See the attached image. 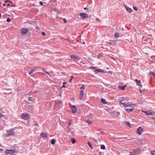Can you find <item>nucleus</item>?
Here are the masks:
<instances>
[{"instance_id":"obj_55","label":"nucleus","mask_w":155,"mask_h":155,"mask_svg":"<svg viewBox=\"0 0 155 155\" xmlns=\"http://www.w3.org/2000/svg\"><path fill=\"white\" fill-rule=\"evenodd\" d=\"M96 20L97 21H98L99 20V19L98 18H97L96 19Z\"/></svg>"},{"instance_id":"obj_11","label":"nucleus","mask_w":155,"mask_h":155,"mask_svg":"<svg viewBox=\"0 0 155 155\" xmlns=\"http://www.w3.org/2000/svg\"><path fill=\"white\" fill-rule=\"evenodd\" d=\"M41 137L47 138V133H42L40 135Z\"/></svg>"},{"instance_id":"obj_37","label":"nucleus","mask_w":155,"mask_h":155,"mask_svg":"<svg viewBox=\"0 0 155 155\" xmlns=\"http://www.w3.org/2000/svg\"><path fill=\"white\" fill-rule=\"evenodd\" d=\"M150 74H152L155 77V73H154L151 72H150Z\"/></svg>"},{"instance_id":"obj_22","label":"nucleus","mask_w":155,"mask_h":155,"mask_svg":"<svg viewBox=\"0 0 155 155\" xmlns=\"http://www.w3.org/2000/svg\"><path fill=\"white\" fill-rule=\"evenodd\" d=\"M101 102L104 104H107V103L106 102L105 100L103 98H102L101 99Z\"/></svg>"},{"instance_id":"obj_20","label":"nucleus","mask_w":155,"mask_h":155,"mask_svg":"<svg viewBox=\"0 0 155 155\" xmlns=\"http://www.w3.org/2000/svg\"><path fill=\"white\" fill-rule=\"evenodd\" d=\"M56 142L55 140L53 139L51 140V143L52 144L54 145L55 144Z\"/></svg>"},{"instance_id":"obj_60","label":"nucleus","mask_w":155,"mask_h":155,"mask_svg":"<svg viewBox=\"0 0 155 155\" xmlns=\"http://www.w3.org/2000/svg\"><path fill=\"white\" fill-rule=\"evenodd\" d=\"M5 155H9V154H6Z\"/></svg>"},{"instance_id":"obj_15","label":"nucleus","mask_w":155,"mask_h":155,"mask_svg":"<svg viewBox=\"0 0 155 155\" xmlns=\"http://www.w3.org/2000/svg\"><path fill=\"white\" fill-rule=\"evenodd\" d=\"M120 103L121 104H123L124 106H126L127 102H126V101H119Z\"/></svg>"},{"instance_id":"obj_49","label":"nucleus","mask_w":155,"mask_h":155,"mask_svg":"<svg viewBox=\"0 0 155 155\" xmlns=\"http://www.w3.org/2000/svg\"><path fill=\"white\" fill-rule=\"evenodd\" d=\"M7 5L8 7H9L10 6V5L9 4H7Z\"/></svg>"},{"instance_id":"obj_62","label":"nucleus","mask_w":155,"mask_h":155,"mask_svg":"<svg viewBox=\"0 0 155 155\" xmlns=\"http://www.w3.org/2000/svg\"><path fill=\"white\" fill-rule=\"evenodd\" d=\"M28 94L29 95H31L30 94V93H28Z\"/></svg>"},{"instance_id":"obj_23","label":"nucleus","mask_w":155,"mask_h":155,"mask_svg":"<svg viewBox=\"0 0 155 155\" xmlns=\"http://www.w3.org/2000/svg\"><path fill=\"white\" fill-rule=\"evenodd\" d=\"M71 140L73 144L75 143L76 142V140L74 138H71Z\"/></svg>"},{"instance_id":"obj_43","label":"nucleus","mask_w":155,"mask_h":155,"mask_svg":"<svg viewBox=\"0 0 155 155\" xmlns=\"http://www.w3.org/2000/svg\"><path fill=\"white\" fill-rule=\"evenodd\" d=\"M42 34L44 36H45V32H42Z\"/></svg>"},{"instance_id":"obj_54","label":"nucleus","mask_w":155,"mask_h":155,"mask_svg":"<svg viewBox=\"0 0 155 155\" xmlns=\"http://www.w3.org/2000/svg\"><path fill=\"white\" fill-rule=\"evenodd\" d=\"M109 73L110 74H112V72H110V71H109Z\"/></svg>"},{"instance_id":"obj_32","label":"nucleus","mask_w":155,"mask_h":155,"mask_svg":"<svg viewBox=\"0 0 155 155\" xmlns=\"http://www.w3.org/2000/svg\"><path fill=\"white\" fill-rule=\"evenodd\" d=\"M87 143L88 144V145H89V146L91 148V149H92V147L91 146V143H90V142H87Z\"/></svg>"},{"instance_id":"obj_34","label":"nucleus","mask_w":155,"mask_h":155,"mask_svg":"<svg viewBox=\"0 0 155 155\" xmlns=\"http://www.w3.org/2000/svg\"><path fill=\"white\" fill-rule=\"evenodd\" d=\"M151 154L152 155H155V151H151Z\"/></svg>"},{"instance_id":"obj_18","label":"nucleus","mask_w":155,"mask_h":155,"mask_svg":"<svg viewBox=\"0 0 155 155\" xmlns=\"http://www.w3.org/2000/svg\"><path fill=\"white\" fill-rule=\"evenodd\" d=\"M125 110H126L128 112H130L131 111H133V108H125Z\"/></svg>"},{"instance_id":"obj_56","label":"nucleus","mask_w":155,"mask_h":155,"mask_svg":"<svg viewBox=\"0 0 155 155\" xmlns=\"http://www.w3.org/2000/svg\"><path fill=\"white\" fill-rule=\"evenodd\" d=\"M35 125L37 126H38V124H36Z\"/></svg>"},{"instance_id":"obj_10","label":"nucleus","mask_w":155,"mask_h":155,"mask_svg":"<svg viewBox=\"0 0 155 155\" xmlns=\"http://www.w3.org/2000/svg\"><path fill=\"white\" fill-rule=\"evenodd\" d=\"M71 58L74 60H79L80 59V58L78 57V56H76L74 55H71Z\"/></svg>"},{"instance_id":"obj_48","label":"nucleus","mask_w":155,"mask_h":155,"mask_svg":"<svg viewBox=\"0 0 155 155\" xmlns=\"http://www.w3.org/2000/svg\"><path fill=\"white\" fill-rule=\"evenodd\" d=\"M65 87V86L64 85H63L62 87H61V88H64Z\"/></svg>"},{"instance_id":"obj_25","label":"nucleus","mask_w":155,"mask_h":155,"mask_svg":"<svg viewBox=\"0 0 155 155\" xmlns=\"http://www.w3.org/2000/svg\"><path fill=\"white\" fill-rule=\"evenodd\" d=\"M107 43L108 44H110V45H116V43L115 42L112 43V42H107Z\"/></svg>"},{"instance_id":"obj_24","label":"nucleus","mask_w":155,"mask_h":155,"mask_svg":"<svg viewBox=\"0 0 155 155\" xmlns=\"http://www.w3.org/2000/svg\"><path fill=\"white\" fill-rule=\"evenodd\" d=\"M125 122L127 124V125L129 127H131V126L129 122L127 121H125Z\"/></svg>"},{"instance_id":"obj_46","label":"nucleus","mask_w":155,"mask_h":155,"mask_svg":"<svg viewBox=\"0 0 155 155\" xmlns=\"http://www.w3.org/2000/svg\"><path fill=\"white\" fill-rule=\"evenodd\" d=\"M84 10H86L88 9V8L87 7H85L84 8Z\"/></svg>"},{"instance_id":"obj_53","label":"nucleus","mask_w":155,"mask_h":155,"mask_svg":"<svg viewBox=\"0 0 155 155\" xmlns=\"http://www.w3.org/2000/svg\"><path fill=\"white\" fill-rule=\"evenodd\" d=\"M36 28L37 29H39V27H38V26H37V27H36Z\"/></svg>"},{"instance_id":"obj_58","label":"nucleus","mask_w":155,"mask_h":155,"mask_svg":"<svg viewBox=\"0 0 155 155\" xmlns=\"http://www.w3.org/2000/svg\"><path fill=\"white\" fill-rule=\"evenodd\" d=\"M73 131H72V132H71V134H73Z\"/></svg>"},{"instance_id":"obj_41","label":"nucleus","mask_w":155,"mask_h":155,"mask_svg":"<svg viewBox=\"0 0 155 155\" xmlns=\"http://www.w3.org/2000/svg\"><path fill=\"white\" fill-rule=\"evenodd\" d=\"M10 2V1L8 0H6L4 1L5 3H7L8 2Z\"/></svg>"},{"instance_id":"obj_39","label":"nucleus","mask_w":155,"mask_h":155,"mask_svg":"<svg viewBox=\"0 0 155 155\" xmlns=\"http://www.w3.org/2000/svg\"><path fill=\"white\" fill-rule=\"evenodd\" d=\"M6 21H7V22H10V21H11L10 18H8L7 19Z\"/></svg>"},{"instance_id":"obj_17","label":"nucleus","mask_w":155,"mask_h":155,"mask_svg":"<svg viewBox=\"0 0 155 155\" xmlns=\"http://www.w3.org/2000/svg\"><path fill=\"white\" fill-rule=\"evenodd\" d=\"M126 86H127L126 85H124L123 86H118V88L122 90H124L125 89Z\"/></svg>"},{"instance_id":"obj_21","label":"nucleus","mask_w":155,"mask_h":155,"mask_svg":"<svg viewBox=\"0 0 155 155\" xmlns=\"http://www.w3.org/2000/svg\"><path fill=\"white\" fill-rule=\"evenodd\" d=\"M119 36V34L118 33H116L114 34V37L116 38H118Z\"/></svg>"},{"instance_id":"obj_63","label":"nucleus","mask_w":155,"mask_h":155,"mask_svg":"<svg viewBox=\"0 0 155 155\" xmlns=\"http://www.w3.org/2000/svg\"><path fill=\"white\" fill-rule=\"evenodd\" d=\"M28 94L29 95H31L30 94V93H28Z\"/></svg>"},{"instance_id":"obj_40","label":"nucleus","mask_w":155,"mask_h":155,"mask_svg":"<svg viewBox=\"0 0 155 155\" xmlns=\"http://www.w3.org/2000/svg\"><path fill=\"white\" fill-rule=\"evenodd\" d=\"M71 122L70 121H69L68 123V127L71 124Z\"/></svg>"},{"instance_id":"obj_47","label":"nucleus","mask_w":155,"mask_h":155,"mask_svg":"<svg viewBox=\"0 0 155 155\" xmlns=\"http://www.w3.org/2000/svg\"><path fill=\"white\" fill-rule=\"evenodd\" d=\"M2 116L3 115H2V114L1 113H0V118L2 117Z\"/></svg>"},{"instance_id":"obj_38","label":"nucleus","mask_w":155,"mask_h":155,"mask_svg":"<svg viewBox=\"0 0 155 155\" xmlns=\"http://www.w3.org/2000/svg\"><path fill=\"white\" fill-rule=\"evenodd\" d=\"M134 9L135 10V11H137L138 10V8H137L136 7H133Z\"/></svg>"},{"instance_id":"obj_6","label":"nucleus","mask_w":155,"mask_h":155,"mask_svg":"<svg viewBox=\"0 0 155 155\" xmlns=\"http://www.w3.org/2000/svg\"><path fill=\"white\" fill-rule=\"evenodd\" d=\"M136 106V105L134 104H130L127 103L126 106V107H128L130 108H133V107Z\"/></svg>"},{"instance_id":"obj_36","label":"nucleus","mask_w":155,"mask_h":155,"mask_svg":"<svg viewBox=\"0 0 155 155\" xmlns=\"http://www.w3.org/2000/svg\"><path fill=\"white\" fill-rule=\"evenodd\" d=\"M73 78H74V77L73 76H71V78L69 80V81L70 82H71L72 81V80L73 79Z\"/></svg>"},{"instance_id":"obj_44","label":"nucleus","mask_w":155,"mask_h":155,"mask_svg":"<svg viewBox=\"0 0 155 155\" xmlns=\"http://www.w3.org/2000/svg\"><path fill=\"white\" fill-rule=\"evenodd\" d=\"M45 72L47 74L49 75L50 76V74H49V73L48 72H47L46 71H45Z\"/></svg>"},{"instance_id":"obj_9","label":"nucleus","mask_w":155,"mask_h":155,"mask_svg":"<svg viewBox=\"0 0 155 155\" xmlns=\"http://www.w3.org/2000/svg\"><path fill=\"white\" fill-rule=\"evenodd\" d=\"M71 107L72 113H75L77 111L76 108L75 106L74 105H71Z\"/></svg>"},{"instance_id":"obj_7","label":"nucleus","mask_w":155,"mask_h":155,"mask_svg":"<svg viewBox=\"0 0 155 155\" xmlns=\"http://www.w3.org/2000/svg\"><path fill=\"white\" fill-rule=\"evenodd\" d=\"M21 117L22 118L25 120L28 119L29 118L28 114H22Z\"/></svg>"},{"instance_id":"obj_31","label":"nucleus","mask_w":155,"mask_h":155,"mask_svg":"<svg viewBox=\"0 0 155 155\" xmlns=\"http://www.w3.org/2000/svg\"><path fill=\"white\" fill-rule=\"evenodd\" d=\"M28 100L30 102H32V99L31 98V97H28Z\"/></svg>"},{"instance_id":"obj_14","label":"nucleus","mask_w":155,"mask_h":155,"mask_svg":"<svg viewBox=\"0 0 155 155\" xmlns=\"http://www.w3.org/2000/svg\"><path fill=\"white\" fill-rule=\"evenodd\" d=\"M140 151V150L139 149H137L134 150L133 153L136 154H137L139 153Z\"/></svg>"},{"instance_id":"obj_13","label":"nucleus","mask_w":155,"mask_h":155,"mask_svg":"<svg viewBox=\"0 0 155 155\" xmlns=\"http://www.w3.org/2000/svg\"><path fill=\"white\" fill-rule=\"evenodd\" d=\"M84 95V92L83 90H81L80 91V97L79 99L80 100H81L83 98V97Z\"/></svg>"},{"instance_id":"obj_28","label":"nucleus","mask_w":155,"mask_h":155,"mask_svg":"<svg viewBox=\"0 0 155 155\" xmlns=\"http://www.w3.org/2000/svg\"><path fill=\"white\" fill-rule=\"evenodd\" d=\"M101 149H102L104 150L105 149V146L104 145H102L101 146Z\"/></svg>"},{"instance_id":"obj_51","label":"nucleus","mask_w":155,"mask_h":155,"mask_svg":"<svg viewBox=\"0 0 155 155\" xmlns=\"http://www.w3.org/2000/svg\"><path fill=\"white\" fill-rule=\"evenodd\" d=\"M135 81L136 82V83L138 81V80L137 79H135Z\"/></svg>"},{"instance_id":"obj_52","label":"nucleus","mask_w":155,"mask_h":155,"mask_svg":"<svg viewBox=\"0 0 155 155\" xmlns=\"http://www.w3.org/2000/svg\"><path fill=\"white\" fill-rule=\"evenodd\" d=\"M6 5V4H3V6H5Z\"/></svg>"},{"instance_id":"obj_2","label":"nucleus","mask_w":155,"mask_h":155,"mask_svg":"<svg viewBox=\"0 0 155 155\" xmlns=\"http://www.w3.org/2000/svg\"><path fill=\"white\" fill-rule=\"evenodd\" d=\"M142 112L145 113L146 114L148 115H155V112H151L149 111L142 110Z\"/></svg>"},{"instance_id":"obj_45","label":"nucleus","mask_w":155,"mask_h":155,"mask_svg":"<svg viewBox=\"0 0 155 155\" xmlns=\"http://www.w3.org/2000/svg\"><path fill=\"white\" fill-rule=\"evenodd\" d=\"M63 21L65 23H66L67 22V21L65 18L63 19Z\"/></svg>"},{"instance_id":"obj_3","label":"nucleus","mask_w":155,"mask_h":155,"mask_svg":"<svg viewBox=\"0 0 155 155\" xmlns=\"http://www.w3.org/2000/svg\"><path fill=\"white\" fill-rule=\"evenodd\" d=\"M28 30L26 28H22L21 30V35H24L28 32Z\"/></svg>"},{"instance_id":"obj_27","label":"nucleus","mask_w":155,"mask_h":155,"mask_svg":"<svg viewBox=\"0 0 155 155\" xmlns=\"http://www.w3.org/2000/svg\"><path fill=\"white\" fill-rule=\"evenodd\" d=\"M136 84L138 86H140V87L142 86V85L140 84V82L139 81H138L136 83Z\"/></svg>"},{"instance_id":"obj_12","label":"nucleus","mask_w":155,"mask_h":155,"mask_svg":"<svg viewBox=\"0 0 155 155\" xmlns=\"http://www.w3.org/2000/svg\"><path fill=\"white\" fill-rule=\"evenodd\" d=\"M98 72H105V71L101 69H99L98 70H96L94 71V73H97Z\"/></svg>"},{"instance_id":"obj_50","label":"nucleus","mask_w":155,"mask_h":155,"mask_svg":"<svg viewBox=\"0 0 155 155\" xmlns=\"http://www.w3.org/2000/svg\"><path fill=\"white\" fill-rule=\"evenodd\" d=\"M63 84L64 85L66 84V82H64L63 83Z\"/></svg>"},{"instance_id":"obj_64","label":"nucleus","mask_w":155,"mask_h":155,"mask_svg":"<svg viewBox=\"0 0 155 155\" xmlns=\"http://www.w3.org/2000/svg\"><path fill=\"white\" fill-rule=\"evenodd\" d=\"M60 103H61V101H60Z\"/></svg>"},{"instance_id":"obj_1","label":"nucleus","mask_w":155,"mask_h":155,"mask_svg":"<svg viewBox=\"0 0 155 155\" xmlns=\"http://www.w3.org/2000/svg\"><path fill=\"white\" fill-rule=\"evenodd\" d=\"M15 152V150L14 149L7 150L5 151L6 154H9V155H13V153Z\"/></svg>"},{"instance_id":"obj_61","label":"nucleus","mask_w":155,"mask_h":155,"mask_svg":"<svg viewBox=\"0 0 155 155\" xmlns=\"http://www.w3.org/2000/svg\"><path fill=\"white\" fill-rule=\"evenodd\" d=\"M59 11H58V12H57V13H59Z\"/></svg>"},{"instance_id":"obj_8","label":"nucleus","mask_w":155,"mask_h":155,"mask_svg":"<svg viewBox=\"0 0 155 155\" xmlns=\"http://www.w3.org/2000/svg\"><path fill=\"white\" fill-rule=\"evenodd\" d=\"M14 134V132L12 130H11L8 132L7 136L13 135Z\"/></svg>"},{"instance_id":"obj_59","label":"nucleus","mask_w":155,"mask_h":155,"mask_svg":"<svg viewBox=\"0 0 155 155\" xmlns=\"http://www.w3.org/2000/svg\"><path fill=\"white\" fill-rule=\"evenodd\" d=\"M13 6L14 7H15V5H13Z\"/></svg>"},{"instance_id":"obj_4","label":"nucleus","mask_w":155,"mask_h":155,"mask_svg":"<svg viewBox=\"0 0 155 155\" xmlns=\"http://www.w3.org/2000/svg\"><path fill=\"white\" fill-rule=\"evenodd\" d=\"M80 15L81 16V18L82 19H84L88 18V15L83 13H80Z\"/></svg>"},{"instance_id":"obj_30","label":"nucleus","mask_w":155,"mask_h":155,"mask_svg":"<svg viewBox=\"0 0 155 155\" xmlns=\"http://www.w3.org/2000/svg\"><path fill=\"white\" fill-rule=\"evenodd\" d=\"M87 122L89 124H90L92 123V122L89 120H87Z\"/></svg>"},{"instance_id":"obj_16","label":"nucleus","mask_w":155,"mask_h":155,"mask_svg":"<svg viewBox=\"0 0 155 155\" xmlns=\"http://www.w3.org/2000/svg\"><path fill=\"white\" fill-rule=\"evenodd\" d=\"M125 7L126 8V10H127V11L129 12H132V9L131 8H130L128 7L125 5Z\"/></svg>"},{"instance_id":"obj_35","label":"nucleus","mask_w":155,"mask_h":155,"mask_svg":"<svg viewBox=\"0 0 155 155\" xmlns=\"http://www.w3.org/2000/svg\"><path fill=\"white\" fill-rule=\"evenodd\" d=\"M85 88V86L84 84L82 86V87H81L80 89H84Z\"/></svg>"},{"instance_id":"obj_57","label":"nucleus","mask_w":155,"mask_h":155,"mask_svg":"<svg viewBox=\"0 0 155 155\" xmlns=\"http://www.w3.org/2000/svg\"><path fill=\"white\" fill-rule=\"evenodd\" d=\"M140 93H141V92H142V90H140Z\"/></svg>"},{"instance_id":"obj_42","label":"nucleus","mask_w":155,"mask_h":155,"mask_svg":"<svg viewBox=\"0 0 155 155\" xmlns=\"http://www.w3.org/2000/svg\"><path fill=\"white\" fill-rule=\"evenodd\" d=\"M39 4H40V5L41 6H42L43 5V2H39Z\"/></svg>"},{"instance_id":"obj_26","label":"nucleus","mask_w":155,"mask_h":155,"mask_svg":"<svg viewBox=\"0 0 155 155\" xmlns=\"http://www.w3.org/2000/svg\"><path fill=\"white\" fill-rule=\"evenodd\" d=\"M35 71V70H32L29 72V74L31 76H32L33 75L32 74Z\"/></svg>"},{"instance_id":"obj_29","label":"nucleus","mask_w":155,"mask_h":155,"mask_svg":"<svg viewBox=\"0 0 155 155\" xmlns=\"http://www.w3.org/2000/svg\"><path fill=\"white\" fill-rule=\"evenodd\" d=\"M71 129L69 127H68V129L67 130V132L69 133L71 131Z\"/></svg>"},{"instance_id":"obj_5","label":"nucleus","mask_w":155,"mask_h":155,"mask_svg":"<svg viewBox=\"0 0 155 155\" xmlns=\"http://www.w3.org/2000/svg\"><path fill=\"white\" fill-rule=\"evenodd\" d=\"M143 130L141 127H140L137 130V133L139 135H140L143 132Z\"/></svg>"},{"instance_id":"obj_33","label":"nucleus","mask_w":155,"mask_h":155,"mask_svg":"<svg viewBox=\"0 0 155 155\" xmlns=\"http://www.w3.org/2000/svg\"><path fill=\"white\" fill-rule=\"evenodd\" d=\"M102 55L101 54H99L98 56H97V57H98V58H101L102 57Z\"/></svg>"},{"instance_id":"obj_19","label":"nucleus","mask_w":155,"mask_h":155,"mask_svg":"<svg viewBox=\"0 0 155 155\" xmlns=\"http://www.w3.org/2000/svg\"><path fill=\"white\" fill-rule=\"evenodd\" d=\"M119 101H126L127 100L125 97H121L119 99Z\"/></svg>"}]
</instances>
